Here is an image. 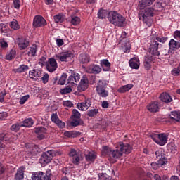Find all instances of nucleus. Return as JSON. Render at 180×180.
Segmentation results:
<instances>
[{
  "instance_id": "1",
  "label": "nucleus",
  "mask_w": 180,
  "mask_h": 180,
  "mask_svg": "<svg viewBox=\"0 0 180 180\" xmlns=\"http://www.w3.org/2000/svg\"><path fill=\"white\" fill-rule=\"evenodd\" d=\"M131 150V146L129 143H123V142L118 143L115 150H112L108 146L103 147V153L109 155L110 158H114V160L120 158L124 153L130 154Z\"/></svg>"
},
{
  "instance_id": "2",
  "label": "nucleus",
  "mask_w": 180,
  "mask_h": 180,
  "mask_svg": "<svg viewBox=\"0 0 180 180\" xmlns=\"http://www.w3.org/2000/svg\"><path fill=\"white\" fill-rule=\"evenodd\" d=\"M108 20L110 23H112V25L117 26L118 27H123L126 25V18L123 17L122 14L116 11L109 12Z\"/></svg>"
},
{
  "instance_id": "3",
  "label": "nucleus",
  "mask_w": 180,
  "mask_h": 180,
  "mask_svg": "<svg viewBox=\"0 0 180 180\" xmlns=\"http://www.w3.org/2000/svg\"><path fill=\"white\" fill-rule=\"evenodd\" d=\"M154 9L153 8H147L143 11L139 13V19L143 20L148 27H151L153 20L151 18L154 16Z\"/></svg>"
},
{
  "instance_id": "4",
  "label": "nucleus",
  "mask_w": 180,
  "mask_h": 180,
  "mask_svg": "<svg viewBox=\"0 0 180 180\" xmlns=\"http://www.w3.org/2000/svg\"><path fill=\"white\" fill-rule=\"evenodd\" d=\"M152 140L158 146H165L168 141V134L165 133H153L150 135Z\"/></svg>"
},
{
  "instance_id": "5",
  "label": "nucleus",
  "mask_w": 180,
  "mask_h": 180,
  "mask_svg": "<svg viewBox=\"0 0 180 180\" xmlns=\"http://www.w3.org/2000/svg\"><path fill=\"white\" fill-rule=\"evenodd\" d=\"M108 84L105 80H99L96 86V92L101 98H108L109 91L106 89Z\"/></svg>"
},
{
  "instance_id": "6",
  "label": "nucleus",
  "mask_w": 180,
  "mask_h": 180,
  "mask_svg": "<svg viewBox=\"0 0 180 180\" xmlns=\"http://www.w3.org/2000/svg\"><path fill=\"white\" fill-rule=\"evenodd\" d=\"M71 57H72V53L68 51L60 52L54 56L56 60L60 61L61 63H67Z\"/></svg>"
},
{
  "instance_id": "7",
  "label": "nucleus",
  "mask_w": 180,
  "mask_h": 180,
  "mask_svg": "<svg viewBox=\"0 0 180 180\" xmlns=\"http://www.w3.org/2000/svg\"><path fill=\"white\" fill-rule=\"evenodd\" d=\"M70 158H71V161L75 165H79V161H81L82 156L79 152L77 151L75 149H71L68 153Z\"/></svg>"
},
{
  "instance_id": "8",
  "label": "nucleus",
  "mask_w": 180,
  "mask_h": 180,
  "mask_svg": "<svg viewBox=\"0 0 180 180\" xmlns=\"http://www.w3.org/2000/svg\"><path fill=\"white\" fill-rule=\"evenodd\" d=\"M50 173H44L42 172L32 173V180H51L50 177Z\"/></svg>"
},
{
  "instance_id": "9",
  "label": "nucleus",
  "mask_w": 180,
  "mask_h": 180,
  "mask_svg": "<svg viewBox=\"0 0 180 180\" xmlns=\"http://www.w3.org/2000/svg\"><path fill=\"white\" fill-rule=\"evenodd\" d=\"M47 25L46 19L41 15H35L33 20L34 27H43Z\"/></svg>"
},
{
  "instance_id": "10",
  "label": "nucleus",
  "mask_w": 180,
  "mask_h": 180,
  "mask_svg": "<svg viewBox=\"0 0 180 180\" xmlns=\"http://www.w3.org/2000/svg\"><path fill=\"white\" fill-rule=\"evenodd\" d=\"M91 105H92V100L91 98H85L83 102L77 103V108L79 110H88L91 108Z\"/></svg>"
},
{
  "instance_id": "11",
  "label": "nucleus",
  "mask_w": 180,
  "mask_h": 180,
  "mask_svg": "<svg viewBox=\"0 0 180 180\" xmlns=\"http://www.w3.org/2000/svg\"><path fill=\"white\" fill-rule=\"evenodd\" d=\"M58 68L57 64V60L54 58H51L48 60V63L46 65V69L49 72H54Z\"/></svg>"
},
{
  "instance_id": "12",
  "label": "nucleus",
  "mask_w": 180,
  "mask_h": 180,
  "mask_svg": "<svg viewBox=\"0 0 180 180\" xmlns=\"http://www.w3.org/2000/svg\"><path fill=\"white\" fill-rule=\"evenodd\" d=\"M158 46L160 44L157 42V41H153L150 44V46L149 48V53L152 54V56H160V51H158Z\"/></svg>"
},
{
  "instance_id": "13",
  "label": "nucleus",
  "mask_w": 180,
  "mask_h": 180,
  "mask_svg": "<svg viewBox=\"0 0 180 180\" xmlns=\"http://www.w3.org/2000/svg\"><path fill=\"white\" fill-rule=\"evenodd\" d=\"M102 71V68L99 65L91 64L86 68V72L89 74H99Z\"/></svg>"
},
{
  "instance_id": "14",
  "label": "nucleus",
  "mask_w": 180,
  "mask_h": 180,
  "mask_svg": "<svg viewBox=\"0 0 180 180\" xmlns=\"http://www.w3.org/2000/svg\"><path fill=\"white\" fill-rule=\"evenodd\" d=\"M129 67L134 70H139L140 68V59L138 57H134L129 61Z\"/></svg>"
},
{
  "instance_id": "15",
  "label": "nucleus",
  "mask_w": 180,
  "mask_h": 180,
  "mask_svg": "<svg viewBox=\"0 0 180 180\" xmlns=\"http://www.w3.org/2000/svg\"><path fill=\"white\" fill-rule=\"evenodd\" d=\"M88 82L89 81L86 78L82 79L77 86V91L83 92V91L86 90L88 89Z\"/></svg>"
},
{
  "instance_id": "16",
  "label": "nucleus",
  "mask_w": 180,
  "mask_h": 180,
  "mask_svg": "<svg viewBox=\"0 0 180 180\" xmlns=\"http://www.w3.org/2000/svg\"><path fill=\"white\" fill-rule=\"evenodd\" d=\"M147 109L148 110H149V112H151L152 113H155L156 112H158V110H160L158 101H153L150 103L149 105H147Z\"/></svg>"
},
{
  "instance_id": "17",
  "label": "nucleus",
  "mask_w": 180,
  "mask_h": 180,
  "mask_svg": "<svg viewBox=\"0 0 180 180\" xmlns=\"http://www.w3.org/2000/svg\"><path fill=\"white\" fill-rule=\"evenodd\" d=\"M39 162L42 164V165H46V164L51 162V158L49 156L47 152L42 154L39 160Z\"/></svg>"
},
{
  "instance_id": "18",
  "label": "nucleus",
  "mask_w": 180,
  "mask_h": 180,
  "mask_svg": "<svg viewBox=\"0 0 180 180\" xmlns=\"http://www.w3.org/2000/svg\"><path fill=\"white\" fill-rule=\"evenodd\" d=\"M47 129L43 127H39L35 129V133L38 134L37 138L39 140H43L44 139V134H46Z\"/></svg>"
},
{
  "instance_id": "19",
  "label": "nucleus",
  "mask_w": 180,
  "mask_h": 180,
  "mask_svg": "<svg viewBox=\"0 0 180 180\" xmlns=\"http://www.w3.org/2000/svg\"><path fill=\"white\" fill-rule=\"evenodd\" d=\"M96 153L94 151L89 152L87 154L85 155L86 161L89 162L90 164L95 162L96 160Z\"/></svg>"
},
{
  "instance_id": "20",
  "label": "nucleus",
  "mask_w": 180,
  "mask_h": 180,
  "mask_svg": "<svg viewBox=\"0 0 180 180\" xmlns=\"http://www.w3.org/2000/svg\"><path fill=\"white\" fill-rule=\"evenodd\" d=\"M64 136L69 139H75L81 136V132L77 131H66L64 132Z\"/></svg>"
},
{
  "instance_id": "21",
  "label": "nucleus",
  "mask_w": 180,
  "mask_h": 180,
  "mask_svg": "<svg viewBox=\"0 0 180 180\" xmlns=\"http://www.w3.org/2000/svg\"><path fill=\"white\" fill-rule=\"evenodd\" d=\"M160 99L162 102H165V103H169L172 102V97L168 93H162L160 96Z\"/></svg>"
},
{
  "instance_id": "22",
  "label": "nucleus",
  "mask_w": 180,
  "mask_h": 180,
  "mask_svg": "<svg viewBox=\"0 0 180 180\" xmlns=\"http://www.w3.org/2000/svg\"><path fill=\"white\" fill-rule=\"evenodd\" d=\"M155 0H141L139 3V6L141 9H144L146 6H151Z\"/></svg>"
},
{
  "instance_id": "23",
  "label": "nucleus",
  "mask_w": 180,
  "mask_h": 180,
  "mask_svg": "<svg viewBox=\"0 0 180 180\" xmlns=\"http://www.w3.org/2000/svg\"><path fill=\"white\" fill-rule=\"evenodd\" d=\"M18 44L20 50H25L29 46V41L26 40L25 38H19Z\"/></svg>"
},
{
  "instance_id": "24",
  "label": "nucleus",
  "mask_w": 180,
  "mask_h": 180,
  "mask_svg": "<svg viewBox=\"0 0 180 180\" xmlns=\"http://www.w3.org/2000/svg\"><path fill=\"white\" fill-rule=\"evenodd\" d=\"M80 75L78 73H72L70 76L68 77V84H75V82H79V77Z\"/></svg>"
},
{
  "instance_id": "25",
  "label": "nucleus",
  "mask_w": 180,
  "mask_h": 180,
  "mask_svg": "<svg viewBox=\"0 0 180 180\" xmlns=\"http://www.w3.org/2000/svg\"><path fill=\"white\" fill-rule=\"evenodd\" d=\"M23 178H25V167H21L18 169L17 173L15 176V179L23 180Z\"/></svg>"
},
{
  "instance_id": "26",
  "label": "nucleus",
  "mask_w": 180,
  "mask_h": 180,
  "mask_svg": "<svg viewBox=\"0 0 180 180\" xmlns=\"http://www.w3.org/2000/svg\"><path fill=\"white\" fill-rule=\"evenodd\" d=\"M70 23L73 26H79L81 23V18L75 14H71L70 15Z\"/></svg>"
},
{
  "instance_id": "27",
  "label": "nucleus",
  "mask_w": 180,
  "mask_h": 180,
  "mask_svg": "<svg viewBox=\"0 0 180 180\" xmlns=\"http://www.w3.org/2000/svg\"><path fill=\"white\" fill-rule=\"evenodd\" d=\"M133 86H134V85L131 84L122 86L118 89L117 92H119L120 94H124L125 92H129L130 89H132Z\"/></svg>"
},
{
  "instance_id": "28",
  "label": "nucleus",
  "mask_w": 180,
  "mask_h": 180,
  "mask_svg": "<svg viewBox=\"0 0 180 180\" xmlns=\"http://www.w3.org/2000/svg\"><path fill=\"white\" fill-rule=\"evenodd\" d=\"M79 60L82 64H86L91 61V57L86 53H82L79 57Z\"/></svg>"
},
{
  "instance_id": "29",
  "label": "nucleus",
  "mask_w": 180,
  "mask_h": 180,
  "mask_svg": "<svg viewBox=\"0 0 180 180\" xmlns=\"http://www.w3.org/2000/svg\"><path fill=\"white\" fill-rule=\"evenodd\" d=\"M169 46L170 50H178L180 48V44L174 39H172L169 42Z\"/></svg>"
},
{
  "instance_id": "30",
  "label": "nucleus",
  "mask_w": 180,
  "mask_h": 180,
  "mask_svg": "<svg viewBox=\"0 0 180 180\" xmlns=\"http://www.w3.org/2000/svg\"><path fill=\"white\" fill-rule=\"evenodd\" d=\"M100 64L103 68V71H109L110 70V63L107 59L101 60Z\"/></svg>"
},
{
  "instance_id": "31",
  "label": "nucleus",
  "mask_w": 180,
  "mask_h": 180,
  "mask_svg": "<svg viewBox=\"0 0 180 180\" xmlns=\"http://www.w3.org/2000/svg\"><path fill=\"white\" fill-rule=\"evenodd\" d=\"M169 118L172 119V120L180 122V111H172L169 114Z\"/></svg>"
},
{
  "instance_id": "32",
  "label": "nucleus",
  "mask_w": 180,
  "mask_h": 180,
  "mask_svg": "<svg viewBox=\"0 0 180 180\" xmlns=\"http://www.w3.org/2000/svg\"><path fill=\"white\" fill-rule=\"evenodd\" d=\"M29 77L33 81H37L39 78H40V75H39V72L36 71V70H32L29 72Z\"/></svg>"
},
{
  "instance_id": "33",
  "label": "nucleus",
  "mask_w": 180,
  "mask_h": 180,
  "mask_svg": "<svg viewBox=\"0 0 180 180\" xmlns=\"http://www.w3.org/2000/svg\"><path fill=\"white\" fill-rule=\"evenodd\" d=\"M36 53H37V46L34 44L31 47H30V50L27 54L29 57H34L36 56Z\"/></svg>"
},
{
  "instance_id": "34",
  "label": "nucleus",
  "mask_w": 180,
  "mask_h": 180,
  "mask_svg": "<svg viewBox=\"0 0 180 180\" xmlns=\"http://www.w3.org/2000/svg\"><path fill=\"white\" fill-rule=\"evenodd\" d=\"M33 119L27 118L22 122V124H21V125L22 126V127H32V126H33Z\"/></svg>"
},
{
  "instance_id": "35",
  "label": "nucleus",
  "mask_w": 180,
  "mask_h": 180,
  "mask_svg": "<svg viewBox=\"0 0 180 180\" xmlns=\"http://www.w3.org/2000/svg\"><path fill=\"white\" fill-rule=\"evenodd\" d=\"M108 15L109 13L108 11L102 8H101L98 12V18H99V19H105Z\"/></svg>"
},
{
  "instance_id": "36",
  "label": "nucleus",
  "mask_w": 180,
  "mask_h": 180,
  "mask_svg": "<svg viewBox=\"0 0 180 180\" xmlns=\"http://www.w3.org/2000/svg\"><path fill=\"white\" fill-rule=\"evenodd\" d=\"M82 124V120L78 118H72V121L70 122V126L72 127H77V126H80Z\"/></svg>"
},
{
  "instance_id": "37",
  "label": "nucleus",
  "mask_w": 180,
  "mask_h": 180,
  "mask_svg": "<svg viewBox=\"0 0 180 180\" xmlns=\"http://www.w3.org/2000/svg\"><path fill=\"white\" fill-rule=\"evenodd\" d=\"M10 27L13 30H18L20 29V26H19V23L18 20H13V21L10 22Z\"/></svg>"
},
{
  "instance_id": "38",
  "label": "nucleus",
  "mask_w": 180,
  "mask_h": 180,
  "mask_svg": "<svg viewBox=\"0 0 180 180\" xmlns=\"http://www.w3.org/2000/svg\"><path fill=\"white\" fill-rule=\"evenodd\" d=\"M55 22L57 23H63L64 22V15L63 14H58L53 17Z\"/></svg>"
},
{
  "instance_id": "39",
  "label": "nucleus",
  "mask_w": 180,
  "mask_h": 180,
  "mask_svg": "<svg viewBox=\"0 0 180 180\" xmlns=\"http://www.w3.org/2000/svg\"><path fill=\"white\" fill-rule=\"evenodd\" d=\"M67 77L68 75L66 73H63L58 82V85H65V81H67Z\"/></svg>"
},
{
  "instance_id": "40",
  "label": "nucleus",
  "mask_w": 180,
  "mask_h": 180,
  "mask_svg": "<svg viewBox=\"0 0 180 180\" xmlns=\"http://www.w3.org/2000/svg\"><path fill=\"white\" fill-rule=\"evenodd\" d=\"M151 58L146 57L144 62V67L146 70H150V68H151Z\"/></svg>"
},
{
  "instance_id": "41",
  "label": "nucleus",
  "mask_w": 180,
  "mask_h": 180,
  "mask_svg": "<svg viewBox=\"0 0 180 180\" xmlns=\"http://www.w3.org/2000/svg\"><path fill=\"white\" fill-rule=\"evenodd\" d=\"M60 92L62 94V95H67V94H70V92H72V89L71 86H67L66 87L61 89Z\"/></svg>"
},
{
  "instance_id": "42",
  "label": "nucleus",
  "mask_w": 180,
  "mask_h": 180,
  "mask_svg": "<svg viewBox=\"0 0 180 180\" xmlns=\"http://www.w3.org/2000/svg\"><path fill=\"white\" fill-rule=\"evenodd\" d=\"M98 176V180H112V178L106 173H99Z\"/></svg>"
},
{
  "instance_id": "43",
  "label": "nucleus",
  "mask_w": 180,
  "mask_h": 180,
  "mask_svg": "<svg viewBox=\"0 0 180 180\" xmlns=\"http://www.w3.org/2000/svg\"><path fill=\"white\" fill-rule=\"evenodd\" d=\"M46 153H48V155H49L51 160H53V157H56V155H60V152L54 150H48L46 151Z\"/></svg>"
},
{
  "instance_id": "44",
  "label": "nucleus",
  "mask_w": 180,
  "mask_h": 180,
  "mask_svg": "<svg viewBox=\"0 0 180 180\" xmlns=\"http://www.w3.org/2000/svg\"><path fill=\"white\" fill-rule=\"evenodd\" d=\"M16 57V51L11 50L6 56V60H12Z\"/></svg>"
},
{
  "instance_id": "45",
  "label": "nucleus",
  "mask_w": 180,
  "mask_h": 180,
  "mask_svg": "<svg viewBox=\"0 0 180 180\" xmlns=\"http://www.w3.org/2000/svg\"><path fill=\"white\" fill-rule=\"evenodd\" d=\"M21 127H22V124L15 123L11 126V130L12 131H15V132L19 131V130L20 129Z\"/></svg>"
},
{
  "instance_id": "46",
  "label": "nucleus",
  "mask_w": 180,
  "mask_h": 180,
  "mask_svg": "<svg viewBox=\"0 0 180 180\" xmlns=\"http://www.w3.org/2000/svg\"><path fill=\"white\" fill-rule=\"evenodd\" d=\"M99 113V110L98 109H91L88 111V116L89 117H94Z\"/></svg>"
},
{
  "instance_id": "47",
  "label": "nucleus",
  "mask_w": 180,
  "mask_h": 180,
  "mask_svg": "<svg viewBox=\"0 0 180 180\" xmlns=\"http://www.w3.org/2000/svg\"><path fill=\"white\" fill-rule=\"evenodd\" d=\"M158 160H159L158 161V163L159 164V165H160V167H162V165H165V164H167L168 162V160L165 158V155L160 158Z\"/></svg>"
},
{
  "instance_id": "48",
  "label": "nucleus",
  "mask_w": 180,
  "mask_h": 180,
  "mask_svg": "<svg viewBox=\"0 0 180 180\" xmlns=\"http://www.w3.org/2000/svg\"><path fill=\"white\" fill-rule=\"evenodd\" d=\"M72 119H81V113L77 109H73Z\"/></svg>"
},
{
  "instance_id": "49",
  "label": "nucleus",
  "mask_w": 180,
  "mask_h": 180,
  "mask_svg": "<svg viewBox=\"0 0 180 180\" xmlns=\"http://www.w3.org/2000/svg\"><path fill=\"white\" fill-rule=\"evenodd\" d=\"M30 98V96L29 94L23 96L21 98H20V101H19L20 105H25V103H26V102Z\"/></svg>"
},
{
  "instance_id": "50",
  "label": "nucleus",
  "mask_w": 180,
  "mask_h": 180,
  "mask_svg": "<svg viewBox=\"0 0 180 180\" xmlns=\"http://www.w3.org/2000/svg\"><path fill=\"white\" fill-rule=\"evenodd\" d=\"M29 70V66L26 65H21L20 67L18 68L17 71L18 72H25V71H27Z\"/></svg>"
},
{
  "instance_id": "51",
  "label": "nucleus",
  "mask_w": 180,
  "mask_h": 180,
  "mask_svg": "<svg viewBox=\"0 0 180 180\" xmlns=\"http://www.w3.org/2000/svg\"><path fill=\"white\" fill-rule=\"evenodd\" d=\"M13 6L15 9L20 8V0H13Z\"/></svg>"
},
{
  "instance_id": "52",
  "label": "nucleus",
  "mask_w": 180,
  "mask_h": 180,
  "mask_svg": "<svg viewBox=\"0 0 180 180\" xmlns=\"http://www.w3.org/2000/svg\"><path fill=\"white\" fill-rule=\"evenodd\" d=\"M51 121L53 122V123H56L60 120V119L58 118V115H57V112L53 113L51 115Z\"/></svg>"
},
{
  "instance_id": "53",
  "label": "nucleus",
  "mask_w": 180,
  "mask_h": 180,
  "mask_svg": "<svg viewBox=\"0 0 180 180\" xmlns=\"http://www.w3.org/2000/svg\"><path fill=\"white\" fill-rule=\"evenodd\" d=\"M155 155L156 158H161L162 156L164 157L165 154L162 153V150H158L155 152Z\"/></svg>"
},
{
  "instance_id": "54",
  "label": "nucleus",
  "mask_w": 180,
  "mask_h": 180,
  "mask_svg": "<svg viewBox=\"0 0 180 180\" xmlns=\"http://www.w3.org/2000/svg\"><path fill=\"white\" fill-rule=\"evenodd\" d=\"M56 124H57V126H58L60 129H64V127H65V122L60 120L56 122Z\"/></svg>"
},
{
  "instance_id": "55",
  "label": "nucleus",
  "mask_w": 180,
  "mask_h": 180,
  "mask_svg": "<svg viewBox=\"0 0 180 180\" xmlns=\"http://www.w3.org/2000/svg\"><path fill=\"white\" fill-rule=\"evenodd\" d=\"M6 29H8V27H6V25L4 23H0V32L1 33H5V32H6Z\"/></svg>"
},
{
  "instance_id": "56",
  "label": "nucleus",
  "mask_w": 180,
  "mask_h": 180,
  "mask_svg": "<svg viewBox=\"0 0 180 180\" xmlns=\"http://www.w3.org/2000/svg\"><path fill=\"white\" fill-rule=\"evenodd\" d=\"M43 84H47L49 82V74L45 73L41 78Z\"/></svg>"
},
{
  "instance_id": "57",
  "label": "nucleus",
  "mask_w": 180,
  "mask_h": 180,
  "mask_svg": "<svg viewBox=\"0 0 180 180\" xmlns=\"http://www.w3.org/2000/svg\"><path fill=\"white\" fill-rule=\"evenodd\" d=\"M156 40L160 43H165L168 40V38L164 37H156Z\"/></svg>"
},
{
  "instance_id": "58",
  "label": "nucleus",
  "mask_w": 180,
  "mask_h": 180,
  "mask_svg": "<svg viewBox=\"0 0 180 180\" xmlns=\"http://www.w3.org/2000/svg\"><path fill=\"white\" fill-rule=\"evenodd\" d=\"M74 104L70 101H63V105L67 106L68 108H72Z\"/></svg>"
},
{
  "instance_id": "59",
  "label": "nucleus",
  "mask_w": 180,
  "mask_h": 180,
  "mask_svg": "<svg viewBox=\"0 0 180 180\" xmlns=\"http://www.w3.org/2000/svg\"><path fill=\"white\" fill-rule=\"evenodd\" d=\"M151 167H152L153 169L157 170V169H158V168H160L161 166L160 165V164L158 162L151 163Z\"/></svg>"
},
{
  "instance_id": "60",
  "label": "nucleus",
  "mask_w": 180,
  "mask_h": 180,
  "mask_svg": "<svg viewBox=\"0 0 180 180\" xmlns=\"http://www.w3.org/2000/svg\"><path fill=\"white\" fill-rule=\"evenodd\" d=\"M8 117V113L6 112H0V120H5Z\"/></svg>"
},
{
  "instance_id": "61",
  "label": "nucleus",
  "mask_w": 180,
  "mask_h": 180,
  "mask_svg": "<svg viewBox=\"0 0 180 180\" xmlns=\"http://www.w3.org/2000/svg\"><path fill=\"white\" fill-rule=\"evenodd\" d=\"M0 47H1V49H6V47H8V42L0 41Z\"/></svg>"
},
{
  "instance_id": "62",
  "label": "nucleus",
  "mask_w": 180,
  "mask_h": 180,
  "mask_svg": "<svg viewBox=\"0 0 180 180\" xmlns=\"http://www.w3.org/2000/svg\"><path fill=\"white\" fill-rule=\"evenodd\" d=\"M56 44L58 47H61V46H63V44H64V41L62 39H57Z\"/></svg>"
},
{
  "instance_id": "63",
  "label": "nucleus",
  "mask_w": 180,
  "mask_h": 180,
  "mask_svg": "<svg viewBox=\"0 0 180 180\" xmlns=\"http://www.w3.org/2000/svg\"><path fill=\"white\" fill-rule=\"evenodd\" d=\"M101 106L103 108V109H108L109 108V103H108L106 101H104L102 102Z\"/></svg>"
},
{
  "instance_id": "64",
  "label": "nucleus",
  "mask_w": 180,
  "mask_h": 180,
  "mask_svg": "<svg viewBox=\"0 0 180 180\" xmlns=\"http://www.w3.org/2000/svg\"><path fill=\"white\" fill-rule=\"evenodd\" d=\"M174 39H180V30H176L174 33Z\"/></svg>"
}]
</instances>
